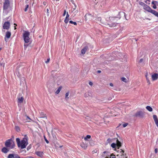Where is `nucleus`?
<instances>
[{
	"mask_svg": "<svg viewBox=\"0 0 158 158\" xmlns=\"http://www.w3.org/2000/svg\"><path fill=\"white\" fill-rule=\"evenodd\" d=\"M17 143L18 146L19 147H20L21 149L25 148L28 144L27 139V138H23V139L20 141V139L19 138H17L16 139Z\"/></svg>",
	"mask_w": 158,
	"mask_h": 158,
	"instance_id": "obj_1",
	"label": "nucleus"
},
{
	"mask_svg": "<svg viewBox=\"0 0 158 158\" xmlns=\"http://www.w3.org/2000/svg\"><path fill=\"white\" fill-rule=\"evenodd\" d=\"M5 147L10 149L14 148L15 146L14 142L11 139L7 140L5 142Z\"/></svg>",
	"mask_w": 158,
	"mask_h": 158,
	"instance_id": "obj_2",
	"label": "nucleus"
},
{
	"mask_svg": "<svg viewBox=\"0 0 158 158\" xmlns=\"http://www.w3.org/2000/svg\"><path fill=\"white\" fill-rule=\"evenodd\" d=\"M30 32L27 31H25L23 34V37L25 43H28L29 42Z\"/></svg>",
	"mask_w": 158,
	"mask_h": 158,
	"instance_id": "obj_3",
	"label": "nucleus"
},
{
	"mask_svg": "<svg viewBox=\"0 0 158 158\" xmlns=\"http://www.w3.org/2000/svg\"><path fill=\"white\" fill-rule=\"evenodd\" d=\"M10 6V2L9 0H5L3 4L4 12L6 11L7 9Z\"/></svg>",
	"mask_w": 158,
	"mask_h": 158,
	"instance_id": "obj_4",
	"label": "nucleus"
},
{
	"mask_svg": "<svg viewBox=\"0 0 158 158\" xmlns=\"http://www.w3.org/2000/svg\"><path fill=\"white\" fill-rule=\"evenodd\" d=\"M10 27V23L9 21L6 22L3 24V28L7 30H9Z\"/></svg>",
	"mask_w": 158,
	"mask_h": 158,
	"instance_id": "obj_5",
	"label": "nucleus"
},
{
	"mask_svg": "<svg viewBox=\"0 0 158 158\" xmlns=\"http://www.w3.org/2000/svg\"><path fill=\"white\" fill-rule=\"evenodd\" d=\"M144 115V113L142 111H139L137 112L134 115L136 117H139L142 118Z\"/></svg>",
	"mask_w": 158,
	"mask_h": 158,
	"instance_id": "obj_6",
	"label": "nucleus"
},
{
	"mask_svg": "<svg viewBox=\"0 0 158 158\" xmlns=\"http://www.w3.org/2000/svg\"><path fill=\"white\" fill-rule=\"evenodd\" d=\"M7 157V158H21L18 154H10Z\"/></svg>",
	"mask_w": 158,
	"mask_h": 158,
	"instance_id": "obj_7",
	"label": "nucleus"
},
{
	"mask_svg": "<svg viewBox=\"0 0 158 158\" xmlns=\"http://www.w3.org/2000/svg\"><path fill=\"white\" fill-rule=\"evenodd\" d=\"M11 35V33L10 31H7L6 32L5 37V40L6 42L8 41V39L10 37Z\"/></svg>",
	"mask_w": 158,
	"mask_h": 158,
	"instance_id": "obj_8",
	"label": "nucleus"
},
{
	"mask_svg": "<svg viewBox=\"0 0 158 158\" xmlns=\"http://www.w3.org/2000/svg\"><path fill=\"white\" fill-rule=\"evenodd\" d=\"M143 8L145 10L149 12H150L152 10V9L150 7L146 4L144 5V6H143Z\"/></svg>",
	"mask_w": 158,
	"mask_h": 158,
	"instance_id": "obj_9",
	"label": "nucleus"
},
{
	"mask_svg": "<svg viewBox=\"0 0 158 158\" xmlns=\"http://www.w3.org/2000/svg\"><path fill=\"white\" fill-rule=\"evenodd\" d=\"M10 149L6 147H4L2 148L1 151L4 153H6L8 152Z\"/></svg>",
	"mask_w": 158,
	"mask_h": 158,
	"instance_id": "obj_10",
	"label": "nucleus"
},
{
	"mask_svg": "<svg viewBox=\"0 0 158 158\" xmlns=\"http://www.w3.org/2000/svg\"><path fill=\"white\" fill-rule=\"evenodd\" d=\"M123 15H124V17H125V19L127 20L126 19V14L123 12H119L118 14V15L117 17L119 19H120L121 18V16H123Z\"/></svg>",
	"mask_w": 158,
	"mask_h": 158,
	"instance_id": "obj_11",
	"label": "nucleus"
},
{
	"mask_svg": "<svg viewBox=\"0 0 158 158\" xmlns=\"http://www.w3.org/2000/svg\"><path fill=\"white\" fill-rule=\"evenodd\" d=\"M99 2L101 7L104 6L106 4V0H99Z\"/></svg>",
	"mask_w": 158,
	"mask_h": 158,
	"instance_id": "obj_12",
	"label": "nucleus"
},
{
	"mask_svg": "<svg viewBox=\"0 0 158 158\" xmlns=\"http://www.w3.org/2000/svg\"><path fill=\"white\" fill-rule=\"evenodd\" d=\"M152 77L153 81L157 80L158 78V74L157 73H154L152 75Z\"/></svg>",
	"mask_w": 158,
	"mask_h": 158,
	"instance_id": "obj_13",
	"label": "nucleus"
},
{
	"mask_svg": "<svg viewBox=\"0 0 158 158\" xmlns=\"http://www.w3.org/2000/svg\"><path fill=\"white\" fill-rule=\"evenodd\" d=\"M103 154H106L107 155L106 157H105V158H116L115 157H107V156H112V155L113 154H110V153L108 152L105 151L103 152Z\"/></svg>",
	"mask_w": 158,
	"mask_h": 158,
	"instance_id": "obj_14",
	"label": "nucleus"
},
{
	"mask_svg": "<svg viewBox=\"0 0 158 158\" xmlns=\"http://www.w3.org/2000/svg\"><path fill=\"white\" fill-rule=\"evenodd\" d=\"M35 154L40 157H42L44 154L43 152L40 151H37L35 152Z\"/></svg>",
	"mask_w": 158,
	"mask_h": 158,
	"instance_id": "obj_15",
	"label": "nucleus"
},
{
	"mask_svg": "<svg viewBox=\"0 0 158 158\" xmlns=\"http://www.w3.org/2000/svg\"><path fill=\"white\" fill-rule=\"evenodd\" d=\"M80 145L82 148L84 149H85L87 147V144L84 143V142L81 143Z\"/></svg>",
	"mask_w": 158,
	"mask_h": 158,
	"instance_id": "obj_16",
	"label": "nucleus"
},
{
	"mask_svg": "<svg viewBox=\"0 0 158 158\" xmlns=\"http://www.w3.org/2000/svg\"><path fill=\"white\" fill-rule=\"evenodd\" d=\"M150 13H151L152 14L154 15L155 16L158 17V13L156 11L154 10H152V9L151 12Z\"/></svg>",
	"mask_w": 158,
	"mask_h": 158,
	"instance_id": "obj_17",
	"label": "nucleus"
},
{
	"mask_svg": "<svg viewBox=\"0 0 158 158\" xmlns=\"http://www.w3.org/2000/svg\"><path fill=\"white\" fill-rule=\"evenodd\" d=\"M87 48H88L87 47H85L83 48L81 51V53L83 55L85 53L86 51L87 50Z\"/></svg>",
	"mask_w": 158,
	"mask_h": 158,
	"instance_id": "obj_18",
	"label": "nucleus"
},
{
	"mask_svg": "<svg viewBox=\"0 0 158 158\" xmlns=\"http://www.w3.org/2000/svg\"><path fill=\"white\" fill-rule=\"evenodd\" d=\"M119 151H120L119 154L117 155V156H122V155L125 154L124 153V152L123 150H122V149H120V150H119Z\"/></svg>",
	"mask_w": 158,
	"mask_h": 158,
	"instance_id": "obj_19",
	"label": "nucleus"
},
{
	"mask_svg": "<svg viewBox=\"0 0 158 158\" xmlns=\"http://www.w3.org/2000/svg\"><path fill=\"white\" fill-rule=\"evenodd\" d=\"M118 24V23H113L111 24H109L108 23H107V25H109L110 26V27H115L116 26V25Z\"/></svg>",
	"mask_w": 158,
	"mask_h": 158,
	"instance_id": "obj_20",
	"label": "nucleus"
},
{
	"mask_svg": "<svg viewBox=\"0 0 158 158\" xmlns=\"http://www.w3.org/2000/svg\"><path fill=\"white\" fill-rule=\"evenodd\" d=\"M116 144L117 145V146L118 147V148L120 147L121 146V143L119 141V140L117 139H116Z\"/></svg>",
	"mask_w": 158,
	"mask_h": 158,
	"instance_id": "obj_21",
	"label": "nucleus"
},
{
	"mask_svg": "<svg viewBox=\"0 0 158 158\" xmlns=\"http://www.w3.org/2000/svg\"><path fill=\"white\" fill-rule=\"evenodd\" d=\"M23 97L18 98V102L19 103H22L23 102Z\"/></svg>",
	"mask_w": 158,
	"mask_h": 158,
	"instance_id": "obj_22",
	"label": "nucleus"
},
{
	"mask_svg": "<svg viewBox=\"0 0 158 158\" xmlns=\"http://www.w3.org/2000/svg\"><path fill=\"white\" fill-rule=\"evenodd\" d=\"M61 88H62L61 86H60V87H59V88H58V89L55 92V93L56 94H58L60 93V90L61 89Z\"/></svg>",
	"mask_w": 158,
	"mask_h": 158,
	"instance_id": "obj_23",
	"label": "nucleus"
},
{
	"mask_svg": "<svg viewBox=\"0 0 158 158\" xmlns=\"http://www.w3.org/2000/svg\"><path fill=\"white\" fill-rule=\"evenodd\" d=\"M146 109L149 111H152V108L149 106H147L146 107Z\"/></svg>",
	"mask_w": 158,
	"mask_h": 158,
	"instance_id": "obj_24",
	"label": "nucleus"
},
{
	"mask_svg": "<svg viewBox=\"0 0 158 158\" xmlns=\"http://www.w3.org/2000/svg\"><path fill=\"white\" fill-rule=\"evenodd\" d=\"M27 118L26 119V121H24L25 122H30V120H31V118L27 116H26Z\"/></svg>",
	"mask_w": 158,
	"mask_h": 158,
	"instance_id": "obj_25",
	"label": "nucleus"
},
{
	"mask_svg": "<svg viewBox=\"0 0 158 158\" xmlns=\"http://www.w3.org/2000/svg\"><path fill=\"white\" fill-rule=\"evenodd\" d=\"M40 118H44L46 117L45 114L43 113L42 112H41L40 113Z\"/></svg>",
	"mask_w": 158,
	"mask_h": 158,
	"instance_id": "obj_26",
	"label": "nucleus"
},
{
	"mask_svg": "<svg viewBox=\"0 0 158 158\" xmlns=\"http://www.w3.org/2000/svg\"><path fill=\"white\" fill-rule=\"evenodd\" d=\"M153 118L154 120V121L155 122H156V121H158V119L157 118V117L156 115H153Z\"/></svg>",
	"mask_w": 158,
	"mask_h": 158,
	"instance_id": "obj_27",
	"label": "nucleus"
},
{
	"mask_svg": "<svg viewBox=\"0 0 158 158\" xmlns=\"http://www.w3.org/2000/svg\"><path fill=\"white\" fill-rule=\"evenodd\" d=\"M119 158H127L126 154H125L122 156H118Z\"/></svg>",
	"mask_w": 158,
	"mask_h": 158,
	"instance_id": "obj_28",
	"label": "nucleus"
},
{
	"mask_svg": "<svg viewBox=\"0 0 158 158\" xmlns=\"http://www.w3.org/2000/svg\"><path fill=\"white\" fill-rule=\"evenodd\" d=\"M92 17V15L90 14H86L85 16V19H86V18H89Z\"/></svg>",
	"mask_w": 158,
	"mask_h": 158,
	"instance_id": "obj_29",
	"label": "nucleus"
},
{
	"mask_svg": "<svg viewBox=\"0 0 158 158\" xmlns=\"http://www.w3.org/2000/svg\"><path fill=\"white\" fill-rule=\"evenodd\" d=\"M116 17H110L109 18V19L110 20L112 21H115V19H116Z\"/></svg>",
	"mask_w": 158,
	"mask_h": 158,
	"instance_id": "obj_30",
	"label": "nucleus"
},
{
	"mask_svg": "<svg viewBox=\"0 0 158 158\" xmlns=\"http://www.w3.org/2000/svg\"><path fill=\"white\" fill-rule=\"evenodd\" d=\"M101 20L102 19L101 17H98L97 18V19H96V21H100V22H101V23H103V22H102Z\"/></svg>",
	"mask_w": 158,
	"mask_h": 158,
	"instance_id": "obj_31",
	"label": "nucleus"
},
{
	"mask_svg": "<svg viewBox=\"0 0 158 158\" xmlns=\"http://www.w3.org/2000/svg\"><path fill=\"white\" fill-rule=\"evenodd\" d=\"M91 136L89 135H87L84 138V139L85 140H86L88 139H89L90 138Z\"/></svg>",
	"mask_w": 158,
	"mask_h": 158,
	"instance_id": "obj_32",
	"label": "nucleus"
},
{
	"mask_svg": "<svg viewBox=\"0 0 158 158\" xmlns=\"http://www.w3.org/2000/svg\"><path fill=\"white\" fill-rule=\"evenodd\" d=\"M116 143H113L111 144V146L112 148H115V147H116Z\"/></svg>",
	"mask_w": 158,
	"mask_h": 158,
	"instance_id": "obj_33",
	"label": "nucleus"
},
{
	"mask_svg": "<svg viewBox=\"0 0 158 158\" xmlns=\"http://www.w3.org/2000/svg\"><path fill=\"white\" fill-rule=\"evenodd\" d=\"M121 80L125 82H127V80L125 78L123 77L121 78Z\"/></svg>",
	"mask_w": 158,
	"mask_h": 158,
	"instance_id": "obj_34",
	"label": "nucleus"
},
{
	"mask_svg": "<svg viewBox=\"0 0 158 158\" xmlns=\"http://www.w3.org/2000/svg\"><path fill=\"white\" fill-rule=\"evenodd\" d=\"M69 22L70 23L73 24L75 25H77V23H76V22H73L72 20L70 21Z\"/></svg>",
	"mask_w": 158,
	"mask_h": 158,
	"instance_id": "obj_35",
	"label": "nucleus"
},
{
	"mask_svg": "<svg viewBox=\"0 0 158 158\" xmlns=\"http://www.w3.org/2000/svg\"><path fill=\"white\" fill-rule=\"evenodd\" d=\"M28 43H25L24 44V48L25 49H26L27 48V47L28 45V44H27Z\"/></svg>",
	"mask_w": 158,
	"mask_h": 158,
	"instance_id": "obj_36",
	"label": "nucleus"
},
{
	"mask_svg": "<svg viewBox=\"0 0 158 158\" xmlns=\"http://www.w3.org/2000/svg\"><path fill=\"white\" fill-rule=\"evenodd\" d=\"M152 4L153 5L155 4H158V2L156 1H153L152 2Z\"/></svg>",
	"mask_w": 158,
	"mask_h": 158,
	"instance_id": "obj_37",
	"label": "nucleus"
},
{
	"mask_svg": "<svg viewBox=\"0 0 158 158\" xmlns=\"http://www.w3.org/2000/svg\"><path fill=\"white\" fill-rule=\"evenodd\" d=\"M69 21V19L68 18H65L64 20V22L66 23H67Z\"/></svg>",
	"mask_w": 158,
	"mask_h": 158,
	"instance_id": "obj_38",
	"label": "nucleus"
},
{
	"mask_svg": "<svg viewBox=\"0 0 158 158\" xmlns=\"http://www.w3.org/2000/svg\"><path fill=\"white\" fill-rule=\"evenodd\" d=\"M89 95L88 94L85 93V94L84 96L85 98H87L88 97Z\"/></svg>",
	"mask_w": 158,
	"mask_h": 158,
	"instance_id": "obj_39",
	"label": "nucleus"
},
{
	"mask_svg": "<svg viewBox=\"0 0 158 158\" xmlns=\"http://www.w3.org/2000/svg\"><path fill=\"white\" fill-rule=\"evenodd\" d=\"M15 128L16 130L17 131H18L20 130L18 126H15Z\"/></svg>",
	"mask_w": 158,
	"mask_h": 158,
	"instance_id": "obj_40",
	"label": "nucleus"
},
{
	"mask_svg": "<svg viewBox=\"0 0 158 158\" xmlns=\"http://www.w3.org/2000/svg\"><path fill=\"white\" fill-rule=\"evenodd\" d=\"M28 7H29V5H26V7L25 8L24 10L26 12L27 10V9L28 8Z\"/></svg>",
	"mask_w": 158,
	"mask_h": 158,
	"instance_id": "obj_41",
	"label": "nucleus"
},
{
	"mask_svg": "<svg viewBox=\"0 0 158 158\" xmlns=\"http://www.w3.org/2000/svg\"><path fill=\"white\" fill-rule=\"evenodd\" d=\"M69 92H67L66 93L65 96V98H69L68 97V96H69Z\"/></svg>",
	"mask_w": 158,
	"mask_h": 158,
	"instance_id": "obj_42",
	"label": "nucleus"
},
{
	"mask_svg": "<svg viewBox=\"0 0 158 158\" xmlns=\"http://www.w3.org/2000/svg\"><path fill=\"white\" fill-rule=\"evenodd\" d=\"M128 124V123H126L124 124H123V127H126L127 125Z\"/></svg>",
	"mask_w": 158,
	"mask_h": 158,
	"instance_id": "obj_43",
	"label": "nucleus"
},
{
	"mask_svg": "<svg viewBox=\"0 0 158 158\" xmlns=\"http://www.w3.org/2000/svg\"><path fill=\"white\" fill-rule=\"evenodd\" d=\"M156 5H157V6L158 5V4H155L154 5L152 6L153 8L154 9H156Z\"/></svg>",
	"mask_w": 158,
	"mask_h": 158,
	"instance_id": "obj_44",
	"label": "nucleus"
},
{
	"mask_svg": "<svg viewBox=\"0 0 158 158\" xmlns=\"http://www.w3.org/2000/svg\"><path fill=\"white\" fill-rule=\"evenodd\" d=\"M139 4L140 5L143 6H144V5H146L145 3L142 2H140Z\"/></svg>",
	"mask_w": 158,
	"mask_h": 158,
	"instance_id": "obj_45",
	"label": "nucleus"
},
{
	"mask_svg": "<svg viewBox=\"0 0 158 158\" xmlns=\"http://www.w3.org/2000/svg\"><path fill=\"white\" fill-rule=\"evenodd\" d=\"M69 15L68 13V12H67V15H66V17L65 18H68V19H69Z\"/></svg>",
	"mask_w": 158,
	"mask_h": 158,
	"instance_id": "obj_46",
	"label": "nucleus"
},
{
	"mask_svg": "<svg viewBox=\"0 0 158 158\" xmlns=\"http://www.w3.org/2000/svg\"><path fill=\"white\" fill-rule=\"evenodd\" d=\"M89 84L90 85L92 86L93 85V83L91 81H90L89 83Z\"/></svg>",
	"mask_w": 158,
	"mask_h": 158,
	"instance_id": "obj_47",
	"label": "nucleus"
},
{
	"mask_svg": "<svg viewBox=\"0 0 158 158\" xmlns=\"http://www.w3.org/2000/svg\"><path fill=\"white\" fill-rule=\"evenodd\" d=\"M110 141H111V139H108L106 141V142H107V143H109L110 142Z\"/></svg>",
	"mask_w": 158,
	"mask_h": 158,
	"instance_id": "obj_48",
	"label": "nucleus"
},
{
	"mask_svg": "<svg viewBox=\"0 0 158 158\" xmlns=\"http://www.w3.org/2000/svg\"><path fill=\"white\" fill-rule=\"evenodd\" d=\"M44 139L45 141L47 143H49V141L46 138L44 137Z\"/></svg>",
	"mask_w": 158,
	"mask_h": 158,
	"instance_id": "obj_49",
	"label": "nucleus"
},
{
	"mask_svg": "<svg viewBox=\"0 0 158 158\" xmlns=\"http://www.w3.org/2000/svg\"><path fill=\"white\" fill-rule=\"evenodd\" d=\"M77 6L75 4H74V7L73 8V11L75 10Z\"/></svg>",
	"mask_w": 158,
	"mask_h": 158,
	"instance_id": "obj_50",
	"label": "nucleus"
},
{
	"mask_svg": "<svg viewBox=\"0 0 158 158\" xmlns=\"http://www.w3.org/2000/svg\"><path fill=\"white\" fill-rule=\"evenodd\" d=\"M50 60V58L48 59L47 60L45 61V63H48Z\"/></svg>",
	"mask_w": 158,
	"mask_h": 158,
	"instance_id": "obj_51",
	"label": "nucleus"
},
{
	"mask_svg": "<svg viewBox=\"0 0 158 158\" xmlns=\"http://www.w3.org/2000/svg\"><path fill=\"white\" fill-rule=\"evenodd\" d=\"M156 126L158 127V121L155 122Z\"/></svg>",
	"mask_w": 158,
	"mask_h": 158,
	"instance_id": "obj_52",
	"label": "nucleus"
},
{
	"mask_svg": "<svg viewBox=\"0 0 158 158\" xmlns=\"http://www.w3.org/2000/svg\"><path fill=\"white\" fill-rule=\"evenodd\" d=\"M66 13V10H64V14L63 15V16H64L65 15Z\"/></svg>",
	"mask_w": 158,
	"mask_h": 158,
	"instance_id": "obj_53",
	"label": "nucleus"
},
{
	"mask_svg": "<svg viewBox=\"0 0 158 158\" xmlns=\"http://www.w3.org/2000/svg\"><path fill=\"white\" fill-rule=\"evenodd\" d=\"M47 16H49V10H48V8L47 9Z\"/></svg>",
	"mask_w": 158,
	"mask_h": 158,
	"instance_id": "obj_54",
	"label": "nucleus"
},
{
	"mask_svg": "<svg viewBox=\"0 0 158 158\" xmlns=\"http://www.w3.org/2000/svg\"><path fill=\"white\" fill-rule=\"evenodd\" d=\"M43 4L45 6L47 4V2H43Z\"/></svg>",
	"mask_w": 158,
	"mask_h": 158,
	"instance_id": "obj_55",
	"label": "nucleus"
},
{
	"mask_svg": "<svg viewBox=\"0 0 158 158\" xmlns=\"http://www.w3.org/2000/svg\"><path fill=\"white\" fill-rule=\"evenodd\" d=\"M158 151H157V148H156L155 150V152L156 153H157Z\"/></svg>",
	"mask_w": 158,
	"mask_h": 158,
	"instance_id": "obj_56",
	"label": "nucleus"
},
{
	"mask_svg": "<svg viewBox=\"0 0 158 158\" xmlns=\"http://www.w3.org/2000/svg\"><path fill=\"white\" fill-rule=\"evenodd\" d=\"M143 61V59H141L140 60L139 62L140 63H141V62H142Z\"/></svg>",
	"mask_w": 158,
	"mask_h": 158,
	"instance_id": "obj_57",
	"label": "nucleus"
},
{
	"mask_svg": "<svg viewBox=\"0 0 158 158\" xmlns=\"http://www.w3.org/2000/svg\"><path fill=\"white\" fill-rule=\"evenodd\" d=\"M156 144L157 147H158V139H157V140L156 142Z\"/></svg>",
	"mask_w": 158,
	"mask_h": 158,
	"instance_id": "obj_58",
	"label": "nucleus"
},
{
	"mask_svg": "<svg viewBox=\"0 0 158 158\" xmlns=\"http://www.w3.org/2000/svg\"><path fill=\"white\" fill-rule=\"evenodd\" d=\"M110 85L111 86H113V84L112 83H110Z\"/></svg>",
	"mask_w": 158,
	"mask_h": 158,
	"instance_id": "obj_59",
	"label": "nucleus"
},
{
	"mask_svg": "<svg viewBox=\"0 0 158 158\" xmlns=\"http://www.w3.org/2000/svg\"><path fill=\"white\" fill-rule=\"evenodd\" d=\"M147 82L149 84H150V81L149 80L147 81Z\"/></svg>",
	"mask_w": 158,
	"mask_h": 158,
	"instance_id": "obj_60",
	"label": "nucleus"
},
{
	"mask_svg": "<svg viewBox=\"0 0 158 158\" xmlns=\"http://www.w3.org/2000/svg\"><path fill=\"white\" fill-rule=\"evenodd\" d=\"M147 82L149 84H150V81L149 80L147 81Z\"/></svg>",
	"mask_w": 158,
	"mask_h": 158,
	"instance_id": "obj_61",
	"label": "nucleus"
},
{
	"mask_svg": "<svg viewBox=\"0 0 158 158\" xmlns=\"http://www.w3.org/2000/svg\"><path fill=\"white\" fill-rule=\"evenodd\" d=\"M98 73H101V71L100 70H98Z\"/></svg>",
	"mask_w": 158,
	"mask_h": 158,
	"instance_id": "obj_62",
	"label": "nucleus"
},
{
	"mask_svg": "<svg viewBox=\"0 0 158 158\" xmlns=\"http://www.w3.org/2000/svg\"><path fill=\"white\" fill-rule=\"evenodd\" d=\"M147 81H149V79H148V77L146 78Z\"/></svg>",
	"mask_w": 158,
	"mask_h": 158,
	"instance_id": "obj_63",
	"label": "nucleus"
},
{
	"mask_svg": "<svg viewBox=\"0 0 158 158\" xmlns=\"http://www.w3.org/2000/svg\"><path fill=\"white\" fill-rule=\"evenodd\" d=\"M147 76H148V74L147 73L146 75V76H145L146 78L148 77Z\"/></svg>",
	"mask_w": 158,
	"mask_h": 158,
	"instance_id": "obj_64",
	"label": "nucleus"
}]
</instances>
